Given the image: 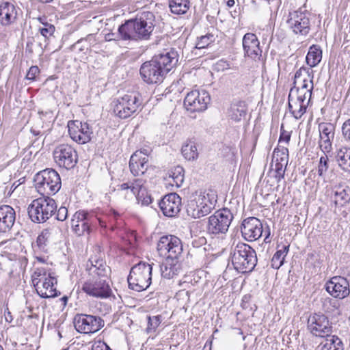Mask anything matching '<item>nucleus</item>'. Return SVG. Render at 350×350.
Here are the masks:
<instances>
[{
    "mask_svg": "<svg viewBox=\"0 0 350 350\" xmlns=\"http://www.w3.org/2000/svg\"><path fill=\"white\" fill-rule=\"evenodd\" d=\"M16 213L14 209L9 205L0 206V230L5 233L10 231L14 224Z\"/></svg>",
    "mask_w": 350,
    "mask_h": 350,
    "instance_id": "25",
    "label": "nucleus"
},
{
    "mask_svg": "<svg viewBox=\"0 0 350 350\" xmlns=\"http://www.w3.org/2000/svg\"><path fill=\"white\" fill-rule=\"evenodd\" d=\"M326 338V342L321 343V350H344L342 340L335 335Z\"/></svg>",
    "mask_w": 350,
    "mask_h": 350,
    "instance_id": "37",
    "label": "nucleus"
},
{
    "mask_svg": "<svg viewBox=\"0 0 350 350\" xmlns=\"http://www.w3.org/2000/svg\"><path fill=\"white\" fill-rule=\"evenodd\" d=\"M95 250L98 252H101V247L99 246V245H97L95 248Z\"/></svg>",
    "mask_w": 350,
    "mask_h": 350,
    "instance_id": "64",
    "label": "nucleus"
},
{
    "mask_svg": "<svg viewBox=\"0 0 350 350\" xmlns=\"http://www.w3.org/2000/svg\"><path fill=\"white\" fill-rule=\"evenodd\" d=\"M290 139H291L290 133L288 131H286L284 130H282V128L281 133H280V138H279V143L285 142L286 144H288Z\"/></svg>",
    "mask_w": 350,
    "mask_h": 350,
    "instance_id": "55",
    "label": "nucleus"
},
{
    "mask_svg": "<svg viewBox=\"0 0 350 350\" xmlns=\"http://www.w3.org/2000/svg\"><path fill=\"white\" fill-rule=\"evenodd\" d=\"M113 103V112L122 119L130 117L142 105L139 94L137 93L125 94L115 100Z\"/></svg>",
    "mask_w": 350,
    "mask_h": 350,
    "instance_id": "8",
    "label": "nucleus"
},
{
    "mask_svg": "<svg viewBox=\"0 0 350 350\" xmlns=\"http://www.w3.org/2000/svg\"><path fill=\"white\" fill-rule=\"evenodd\" d=\"M247 113V106L244 101H239L231 105L228 112L229 117L235 122H239L245 118Z\"/></svg>",
    "mask_w": 350,
    "mask_h": 350,
    "instance_id": "31",
    "label": "nucleus"
},
{
    "mask_svg": "<svg viewBox=\"0 0 350 350\" xmlns=\"http://www.w3.org/2000/svg\"><path fill=\"white\" fill-rule=\"evenodd\" d=\"M313 70L310 68L301 67L295 74L293 85H297V88L312 92Z\"/></svg>",
    "mask_w": 350,
    "mask_h": 350,
    "instance_id": "22",
    "label": "nucleus"
},
{
    "mask_svg": "<svg viewBox=\"0 0 350 350\" xmlns=\"http://www.w3.org/2000/svg\"><path fill=\"white\" fill-rule=\"evenodd\" d=\"M55 161L59 167L67 170L72 169L77 164V151L68 144H60L53 151Z\"/></svg>",
    "mask_w": 350,
    "mask_h": 350,
    "instance_id": "13",
    "label": "nucleus"
},
{
    "mask_svg": "<svg viewBox=\"0 0 350 350\" xmlns=\"http://www.w3.org/2000/svg\"><path fill=\"white\" fill-rule=\"evenodd\" d=\"M226 4L228 8H232L234 5L235 1L234 0H228Z\"/></svg>",
    "mask_w": 350,
    "mask_h": 350,
    "instance_id": "63",
    "label": "nucleus"
},
{
    "mask_svg": "<svg viewBox=\"0 0 350 350\" xmlns=\"http://www.w3.org/2000/svg\"><path fill=\"white\" fill-rule=\"evenodd\" d=\"M335 126L331 123L322 122L319 125L320 140L319 147L323 153H329L334 137Z\"/></svg>",
    "mask_w": 350,
    "mask_h": 350,
    "instance_id": "20",
    "label": "nucleus"
},
{
    "mask_svg": "<svg viewBox=\"0 0 350 350\" xmlns=\"http://www.w3.org/2000/svg\"><path fill=\"white\" fill-rule=\"evenodd\" d=\"M44 27H40V33L45 38H49L55 32V28L51 23H42Z\"/></svg>",
    "mask_w": 350,
    "mask_h": 350,
    "instance_id": "47",
    "label": "nucleus"
},
{
    "mask_svg": "<svg viewBox=\"0 0 350 350\" xmlns=\"http://www.w3.org/2000/svg\"><path fill=\"white\" fill-rule=\"evenodd\" d=\"M152 267L148 263L140 262L134 265L128 276L129 288L137 292L147 289L152 280Z\"/></svg>",
    "mask_w": 350,
    "mask_h": 350,
    "instance_id": "5",
    "label": "nucleus"
},
{
    "mask_svg": "<svg viewBox=\"0 0 350 350\" xmlns=\"http://www.w3.org/2000/svg\"><path fill=\"white\" fill-rule=\"evenodd\" d=\"M181 269L179 257H166L160 265L161 276L166 279L173 278Z\"/></svg>",
    "mask_w": 350,
    "mask_h": 350,
    "instance_id": "24",
    "label": "nucleus"
},
{
    "mask_svg": "<svg viewBox=\"0 0 350 350\" xmlns=\"http://www.w3.org/2000/svg\"><path fill=\"white\" fill-rule=\"evenodd\" d=\"M307 328L313 336L320 338L329 337L333 332L332 323L326 315L321 313L309 316Z\"/></svg>",
    "mask_w": 350,
    "mask_h": 350,
    "instance_id": "11",
    "label": "nucleus"
},
{
    "mask_svg": "<svg viewBox=\"0 0 350 350\" xmlns=\"http://www.w3.org/2000/svg\"><path fill=\"white\" fill-rule=\"evenodd\" d=\"M46 275V273L43 268H36L33 272L32 275V282L33 285L36 286V283L38 281L41 282L42 278H45Z\"/></svg>",
    "mask_w": 350,
    "mask_h": 350,
    "instance_id": "49",
    "label": "nucleus"
},
{
    "mask_svg": "<svg viewBox=\"0 0 350 350\" xmlns=\"http://www.w3.org/2000/svg\"><path fill=\"white\" fill-rule=\"evenodd\" d=\"M243 46L245 55L251 57H255L260 51L259 42L254 33H246L243 38Z\"/></svg>",
    "mask_w": 350,
    "mask_h": 350,
    "instance_id": "26",
    "label": "nucleus"
},
{
    "mask_svg": "<svg viewBox=\"0 0 350 350\" xmlns=\"http://www.w3.org/2000/svg\"><path fill=\"white\" fill-rule=\"evenodd\" d=\"M73 323L76 330L83 334L95 333L105 325L101 317L86 314H77Z\"/></svg>",
    "mask_w": 350,
    "mask_h": 350,
    "instance_id": "12",
    "label": "nucleus"
},
{
    "mask_svg": "<svg viewBox=\"0 0 350 350\" xmlns=\"http://www.w3.org/2000/svg\"><path fill=\"white\" fill-rule=\"evenodd\" d=\"M231 255L232 265L234 269L240 273H250L256 265V253L247 244H237L233 249Z\"/></svg>",
    "mask_w": 350,
    "mask_h": 350,
    "instance_id": "3",
    "label": "nucleus"
},
{
    "mask_svg": "<svg viewBox=\"0 0 350 350\" xmlns=\"http://www.w3.org/2000/svg\"><path fill=\"white\" fill-rule=\"evenodd\" d=\"M344 137L350 141V119L346 120L342 127Z\"/></svg>",
    "mask_w": 350,
    "mask_h": 350,
    "instance_id": "54",
    "label": "nucleus"
},
{
    "mask_svg": "<svg viewBox=\"0 0 350 350\" xmlns=\"http://www.w3.org/2000/svg\"><path fill=\"white\" fill-rule=\"evenodd\" d=\"M327 153H323L320 157L319 163L318 165V174L319 176H324L329 168L328 164V157L327 155Z\"/></svg>",
    "mask_w": 350,
    "mask_h": 350,
    "instance_id": "45",
    "label": "nucleus"
},
{
    "mask_svg": "<svg viewBox=\"0 0 350 350\" xmlns=\"http://www.w3.org/2000/svg\"><path fill=\"white\" fill-rule=\"evenodd\" d=\"M290 29L295 34L306 36L310 31L308 23H291Z\"/></svg>",
    "mask_w": 350,
    "mask_h": 350,
    "instance_id": "44",
    "label": "nucleus"
},
{
    "mask_svg": "<svg viewBox=\"0 0 350 350\" xmlns=\"http://www.w3.org/2000/svg\"><path fill=\"white\" fill-rule=\"evenodd\" d=\"M18 10L10 2L3 3L0 5V21L14 22L18 20Z\"/></svg>",
    "mask_w": 350,
    "mask_h": 350,
    "instance_id": "28",
    "label": "nucleus"
},
{
    "mask_svg": "<svg viewBox=\"0 0 350 350\" xmlns=\"http://www.w3.org/2000/svg\"><path fill=\"white\" fill-rule=\"evenodd\" d=\"M274 171L275 173V178L277 180V182L279 183L282 179L284 178L286 167L285 165H283L282 163H275L274 165Z\"/></svg>",
    "mask_w": 350,
    "mask_h": 350,
    "instance_id": "48",
    "label": "nucleus"
},
{
    "mask_svg": "<svg viewBox=\"0 0 350 350\" xmlns=\"http://www.w3.org/2000/svg\"><path fill=\"white\" fill-rule=\"evenodd\" d=\"M154 17V15L150 12H144L142 16L139 18V21L141 23L146 22V20H151Z\"/></svg>",
    "mask_w": 350,
    "mask_h": 350,
    "instance_id": "59",
    "label": "nucleus"
},
{
    "mask_svg": "<svg viewBox=\"0 0 350 350\" xmlns=\"http://www.w3.org/2000/svg\"><path fill=\"white\" fill-rule=\"evenodd\" d=\"M288 244L278 245V250L273 255L271 261V266L272 268L278 269L283 265L284 258L288 254Z\"/></svg>",
    "mask_w": 350,
    "mask_h": 350,
    "instance_id": "32",
    "label": "nucleus"
},
{
    "mask_svg": "<svg viewBox=\"0 0 350 350\" xmlns=\"http://www.w3.org/2000/svg\"><path fill=\"white\" fill-rule=\"evenodd\" d=\"M142 201V204L143 205H149L152 202V198L150 196L146 195V196H142V197L139 200Z\"/></svg>",
    "mask_w": 350,
    "mask_h": 350,
    "instance_id": "60",
    "label": "nucleus"
},
{
    "mask_svg": "<svg viewBox=\"0 0 350 350\" xmlns=\"http://www.w3.org/2000/svg\"><path fill=\"white\" fill-rule=\"evenodd\" d=\"M53 230L44 229L42 231L41 234L38 237L36 243L38 246L41 250H44L45 247L52 239Z\"/></svg>",
    "mask_w": 350,
    "mask_h": 350,
    "instance_id": "41",
    "label": "nucleus"
},
{
    "mask_svg": "<svg viewBox=\"0 0 350 350\" xmlns=\"http://www.w3.org/2000/svg\"><path fill=\"white\" fill-rule=\"evenodd\" d=\"M326 291L334 298L344 299L350 293L349 283L344 277L335 276L325 284Z\"/></svg>",
    "mask_w": 350,
    "mask_h": 350,
    "instance_id": "18",
    "label": "nucleus"
},
{
    "mask_svg": "<svg viewBox=\"0 0 350 350\" xmlns=\"http://www.w3.org/2000/svg\"><path fill=\"white\" fill-rule=\"evenodd\" d=\"M215 40V36L212 33H208L198 38L196 47L198 49L206 48L211 43Z\"/></svg>",
    "mask_w": 350,
    "mask_h": 350,
    "instance_id": "43",
    "label": "nucleus"
},
{
    "mask_svg": "<svg viewBox=\"0 0 350 350\" xmlns=\"http://www.w3.org/2000/svg\"><path fill=\"white\" fill-rule=\"evenodd\" d=\"M293 92L288 94V107L290 111L293 114V117L296 119H299L306 111V107L304 105L298 103L296 101L293 100Z\"/></svg>",
    "mask_w": 350,
    "mask_h": 350,
    "instance_id": "36",
    "label": "nucleus"
},
{
    "mask_svg": "<svg viewBox=\"0 0 350 350\" xmlns=\"http://www.w3.org/2000/svg\"><path fill=\"white\" fill-rule=\"evenodd\" d=\"M231 13V16L232 17L234 18V19H238L239 20V15H240V13L239 12H237L236 10L234 11V13H232V12H230Z\"/></svg>",
    "mask_w": 350,
    "mask_h": 350,
    "instance_id": "62",
    "label": "nucleus"
},
{
    "mask_svg": "<svg viewBox=\"0 0 350 350\" xmlns=\"http://www.w3.org/2000/svg\"><path fill=\"white\" fill-rule=\"evenodd\" d=\"M196 198L198 200V203H200L205 207L202 212L205 211H210L211 212L217 201L216 191L211 189L201 192Z\"/></svg>",
    "mask_w": 350,
    "mask_h": 350,
    "instance_id": "27",
    "label": "nucleus"
},
{
    "mask_svg": "<svg viewBox=\"0 0 350 350\" xmlns=\"http://www.w3.org/2000/svg\"><path fill=\"white\" fill-rule=\"evenodd\" d=\"M40 69L37 66H32L29 68L26 79L28 80L33 81L36 79V76L39 74Z\"/></svg>",
    "mask_w": 350,
    "mask_h": 350,
    "instance_id": "50",
    "label": "nucleus"
},
{
    "mask_svg": "<svg viewBox=\"0 0 350 350\" xmlns=\"http://www.w3.org/2000/svg\"><path fill=\"white\" fill-rule=\"evenodd\" d=\"M210 100L211 98L207 92L194 90L185 96L184 106L187 111L201 112L206 109Z\"/></svg>",
    "mask_w": 350,
    "mask_h": 350,
    "instance_id": "14",
    "label": "nucleus"
},
{
    "mask_svg": "<svg viewBox=\"0 0 350 350\" xmlns=\"http://www.w3.org/2000/svg\"><path fill=\"white\" fill-rule=\"evenodd\" d=\"M181 152L184 158L188 161H193L198 157V152L196 144L193 141H187L181 148Z\"/></svg>",
    "mask_w": 350,
    "mask_h": 350,
    "instance_id": "35",
    "label": "nucleus"
},
{
    "mask_svg": "<svg viewBox=\"0 0 350 350\" xmlns=\"http://www.w3.org/2000/svg\"><path fill=\"white\" fill-rule=\"evenodd\" d=\"M142 185H143L142 180H139V179L136 180L135 184L132 185V186H135L137 188V191L136 193V194H137V200H139L144 195V193L142 190Z\"/></svg>",
    "mask_w": 350,
    "mask_h": 350,
    "instance_id": "56",
    "label": "nucleus"
},
{
    "mask_svg": "<svg viewBox=\"0 0 350 350\" xmlns=\"http://www.w3.org/2000/svg\"><path fill=\"white\" fill-rule=\"evenodd\" d=\"M68 217V209L65 206H61L56 213V219L59 221H64Z\"/></svg>",
    "mask_w": 350,
    "mask_h": 350,
    "instance_id": "52",
    "label": "nucleus"
},
{
    "mask_svg": "<svg viewBox=\"0 0 350 350\" xmlns=\"http://www.w3.org/2000/svg\"><path fill=\"white\" fill-rule=\"evenodd\" d=\"M157 250L161 255L167 257H180L183 252L181 241L173 235L163 236L157 243Z\"/></svg>",
    "mask_w": 350,
    "mask_h": 350,
    "instance_id": "15",
    "label": "nucleus"
},
{
    "mask_svg": "<svg viewBox=\"0 0 350 350\" xmlns=\"http://www.w3.org/2000/svg\"><path fill=\"white\" fill-rule=\"evenodd\" d=\"M169 6L172 13L183 14L189 8V0H169Z\"/></svg>",
    "mask_w": 350,
    "mask_h": 350,
    "instance_id": "38",
    "label": "nucleus"
},
{
    "mask_svg": "<svg viewBox=\"0 0 350 350\" xmlns=\"http://www.w3.org/2000/svg\"><path fill=\"white\" fill-rule=\"evenodd\" d=\"M57 284V279L48 274V277L44 278V281L36 282V289L40 297L42 298L55 297L58 295L56 288L54 287Z\"/></svg>",
    "mask_w": 350,
    "mask_h": 350,
    "instance_id": "23",
    "label": "nucleus"
},
{
    "mask_svg": "<svg viewBox=\"0 0 350 350\" xmlns=\"http://www.w3.org/2000/svg\"><path fill=\"white\" fill-rule=\"evenodd\" d=\"M34 183L38 191L43 196L55 194L62 185L59 174L53 169H46L37 173Z\"/></svg>",
    "mask_w": 350,
    "mask_h": 350,
    "instance_id": "6",
    "label": "nucleus"
},
{
    "mask_svg": "<svg viewBox=\"0 0 350 350\" xmlns=\"http://www.w3.org/2000/svg\"><path fill=\"white\" fill-rule=\"evenodd\" d=\"M153 29L152 23H122L118 32L122 40L148 39Z\"/></svg>",
    "mask_w": 350,
    "mask_h": 350,
    "instance_id": "9",
    "label": "nucleus"
},
{
    "mask_svg": "<svg viewBox=\"0 0 350 350\" xmlns=\"http://www.w3.org/2000/svg\"><path fill=\"white\" fill-rule=\"evenodd\" d=\"M169 178L172 179V185H175L177 187H180L184 181V169L178 165L172 169L169 173Z\"/></svg>",
    "mask_w": 350,
    "mask_h": 350,
    "instance_id": "40",
    "label": "nucleus"
},
{
    "mask_svg": "<svg viewBox=\"0 0 350 350\" xmlns=\"http://www.w3.org/2000/svg\"><path fill=\"white\" fill-rule=\"evenodd\" d=\"M204 208L205 207L204 205L198 203V200L195 198L188 202L186 210L188 215L193 218H200L211 213L210 211H206V212L205 211L202 212Z\"/></svg>",
    "mask_w": 350,
    "mask_h": 350,
    "instance_id": "29",
    "label": "nucleus"
},
{
    "mask_svg": "<svg viewBox=\"0 0 350 350\" xmlns=\"http://www.w3.org/2000/svg\"><path fill=\"white\" fill-rule=\"evenodd\" d=\"M120 187L122 190H126V189H130L131 192L134 195H136V193H137V188L135 186L130 185L129 183H122V185H120Z\"/></svg>",
    "mask_w": 350,
    "mask_h": 350,
    "instance_id": "58",
    "label": "nucleus"
},
{
    "mask_svg": "<svg viewBox=\"0 0 350 350\" xmlns=\"http://www.w3.org/2000/svg\"><path fill=\"white\" fill-rule=\"evenodd\" d=\"M146 151V150H144V151L137 150L131 155L129 167L134 176L142 175L148 170V158Z\"/></svg>",
    "mask_w": 350,
    "mask_h": 350,
    "instance_id": "21",
    "label": "nucleus"
},
{
    "mask_svg": "<svg viewBox=\"0 0 350 350\" xmlns=\"http://www.w3.org/2000/svg\"><path fill=\"white\" fill-rule=\"evenodd\" d=\"M339 167L345 172L350 173V148L342 147L336 155Z\"/></svg>",
    "mask_w": 350,
    "mask_h": 350,
    "instance_id": "33",
    "label": "nucleus"
},
{
    "mask_svg": "<svg viewBox=\"0 0 350 350\" xmlns=\"http://www.w3.org/2000/svg\"><path fill=\"white\" fill-rule=\"evenodd\" d=\"M56 211L55 201L48 196L33 200L27 208L30 219L38 224L45 222L56 213Z\"/></svg>",
    "mask_w": 350,
    "mask_h": 350,
    "instance_id": "4",
    "label": "nucleus"
},
{
    "mask_svg": "<svg viewBox=\"0 0 350 350\" xmlns=\"http://www.w3.org/2000/svg\"><path fill=\"white\" fill-rule=\"evenodd\" d=\"M273 161L282 163L286 167L288 162V150L286 147L275 148L273 153Z\"/></svg>",
    "mask_w": 350,
    "mask_h": 350,
    "instance_id": "39",
    "label": "nucleus"
},
{
    "mask_svg": "<svg viewBox=\"0 0 350 350\" xmlns=\"http://www.w3.org/2000/svg\"><path fill=\"white\" fill-rule=\"evenodd\" d=\"M233 219V215L228 208L217 211L208 219L207 231L212 234H226Z\"/></svg>",
    "mask_w": 350,
    "mask_h": 350,
    "instance_id": "10",
    "label": "nucleus"
},
{
    "mask_svg": "<svg viewBox=\"0 0 350 350\" xmlns=\"http://www.w3.org/2000/svg\"><path fill=\"white\" fill-rule=\"evenodd\" d=\"M292 92H293V98H292L293 100L296 101L299 104L304 105L305 107H307L308 102H309L308 100L306 101V99L308 98H304V96L295 95V89L294 88H291L289 94H291Z\"/></svg>",
    "mask_w": 350,
    "mask_h": 350,
    "instance_id": "51",
    "label": "nucleus"
},
{
    "mask_svg": "<svg viewBox=\"0 0 350 350\" xmlns=\"http://www.w3.org/2000/svg\"><path fill=\"white\" fill-rule=\"evenodd\" d=\"M178 54L175 49L155 55L150 61L144 62L139 72L144 82L148 84L160 83L166 75L178 62Z\"/></svg>",
    "mask_w": 350,
    "mask_h": 350,
    "instance_id": "2",
    "label": "nucleus"
},
{
    "mask_svg": "<svg viewBox=\"0 0 350 350\" xmlns=\"http://www.w3.org/2000/svg\"><path fill=\"white\" fill-rule=\"evenodd\" d=\"M181 198L176 193L165 196L159 202V206L165 216L174 217L180 210Z\"/></svg>",
    "mask_w": 350,
    "mask_h": 350,
    "instance_id": "19",
    "label": "nucleus"
},
{
    "mask_svg": "<svg viewBox=\"0 0 350 350\" xmlns=\"http://www.w3.org/2000/svg\"><path fill=\"white\" fill-rule=\"evenodd\" d=\"M100 225L104 227V222L95 213L85 211H77L71 219L72 231L79 237L85 232L90 234L92 228Z\"/></svg>",
    "mask_w": 350,
    "mask_h": 350,
    "instance_id": "7",
    "label": "nucleus"
},
{
    "mask_svg": "<svg viewBox=\"0 0 350 350\" xmlns=\"http://www.w3.org/2000/svg\"><path fill=\"white\" fill-rule=\"evenodd\" d=\"M89 278L83 283L82 290L88 295L100 299L109 297L112 293L107 280L111 269L100 257L91 256L86 264Z\"/></svg>",
    "mask_w": 350,
    "mask_h": 350,
    "instance_id": "1",
    "label": "nucleus"
},
{
    "mask_svg": "<svg viewBox=\"0 0 350 350\" xmlns=\"http://www.w3.org/2000/svg\"><path fill=\"white\" fill-rule=\"evenodd\" d=\"M291 88L295 89V95L304 96V98H308V101L310 100L312 95L311 92H309L308 90H301L297 88L296 85H293V86Z\"/></svg>",
    "mask_w": 350,
    "mask_h": 350,
    "instance_id": "53",
    "label": "nucleus"
},
{
    "mask_svg": "<svg viewBox=\"0 0 350 350\" xmlns=\"http://www.w3.org/2000/svg\"><path fill=\"white\" fill-rule=\"evenodd\" d=\"M241 232L245 240L256 241L262 234V224L260 219L255 217H247L242 222Z\"/></svg>",
    "mask_w": 350,
    "mask_h": 350,
    "instance_id": "17",
    "label": "nucleus"
},
{
    "mask_svg": "<svg viewBox=\"0 0 350 350\" xmlns=\"http://www.w3.org/2000/svg\"><path fill=\"white\" fill-rule=\"evenodd\" d=\"M309 16H310V14L306 10H302L299 9L293 13H290V18L287 22H308L310 21Z\"/></svg>",
    "mask_w": 350,
    "mask_h": 350,
    "instance_id": "42",
    "label": "nucleus"
},
{
    "mask_svg": "<svg viewBox=\"0 0 350 350\" xmlns=\"http://www.w3.org/2000/svg\"><path fill=\"white\" fill-rule=\"evenodd\" d=\"M350 201V188L339 185L335 187L334 203L336 206H343Z\"/></svg>",
    "mask_w": 350,
    "mask_h": 350,
    "instance_id": "30",
    "label": "nucleus"
},
{
    "mask_svg": "<svg viewBox=\"0 0 350 350\" xmlns=\"http://www.w3.org/2000/svg\"><path fill=\"white\" fill-rule=\"evenodd\" d=\"M217 70H225L230 68V64L225 60H220L216 64Z\"/></svg>",
    "mask_w": 350,
    "mask_h": 350,
    "instance_id": "57",
    "label": "nucleus"
},
{
    "mask_svg": "<svg viewBox=\"0 0 350 350\" xmlns=\"http://www.w3.org/2000/svg\"><path fill=\"white\" fill-rule=\"evenodd\" d=\"M68 127L70 137L78 144H83L91 140V135L93 133L87 122L79 120L69 121Z\"/></svg>",
    "mask_w": 350,
    "mask_h": 350,
    "instance_id": "16",
    "label": "nucleus"
},
{
    "mask_svg": "<svg viewBox=\"0 0 350 350\" xmlns=\"http://www.w3.org/2000/svg\"><path fill=\"white\" fill-rule=\"evenodd\" d=\"M321 58L322 51L320 46L315 44L311 46L306 55L307 64L310 68L314 67L321 62Z\"/></svg>",
    "mask_w": 350,
    "mask_h": 350,
    "instance_id": "34",
    "label": "nucleus"
},
{
    "mask_svg": "<svg viewBox=\"0 0 350 350\" xmlns=\"http://www.w3.org/2000/svg\"><path fill=\"white\" fill-rule=\"evenodd\" d=\"M148 327H147V332H154L157 328L159 327L160 323H161V317L160 315L148 317Z\"/></svg>",
    "mask_w": 350,
    "mask_h": 350,
    "instance_id": "46",
    "label": "nucleus"
},
{
    "mask_svg": "<svg viewBox=\"0 0 350 350\" xmlns=\"http://www.w3.org/2000/svg\"><path fill=\"white\" fill-rule=\"evenodd\" d=\"M32 43L28 42L26 45L25 51L28 52L29 54L33 53V50L31 48Z\"/></svg>",
    "mask_w": 350,
    "mask_h": 350,
    "instance_id": "61",
    "label": "nucleus"
}]
</instances>
